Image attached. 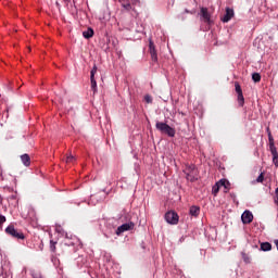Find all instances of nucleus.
<instances>
[{
  "mask_svg": "<svg viewBox=\"0 0 278 278\" xmlns=\"http://www.w3.org/2000/svg\"><path fill=\"white\" fill-rule=\"evenodd\" d=\"M184 173L186 175V179L188 181H191V182H194L197 181V177L199 175V170L197 169V166L194 165H186L185 168H184Z\"/></svg>",
  "mask_w": 278,
  "mask_h": 278,
  "instance_id": "nucleus-1",
  "label": "nucleus"
},
{
  "mask_svg": "<svg viewBox=\"0 0 278 278\" xmlns=\"http://www.w3.org/2000/svg\"><path fill=\"white\" fill-rule=\"evenodd\" d=\"M155 127L161 134H166L169 138H175V128L164 122H156Z\"/></svg>",
  "mask_w": 278,
  "mask_h": 278,
  "instance_id": "nucleus-2",
  "label": "nucleus"
},
{
  "mask_svg": "<svg viewBox=\"0 0 278 278\" xmlns=\"http://www.w3.org/2000/svg\"><path fill=\"white\" fill-rule=\"evenodd\" d=\"M5 235L11 236V238H15L16 240H25V235L22 231L14 228V224H10L5 228Z\"/></svg>",
  "mask_w": 278,
  "mask_h": 278,
  "instance_id": "nucleus-3",
  "label": "nucleus"
},
{
  "mask_svg": "<svg viewBox=\"0 0 278 278\" xmlns=\"http://www.w3.org/2000/svg\"><path fill=\"white\" fill-rule=\"evenodd\" d=\"M148 48V51L151 55L152 64H157V50L155 49V43L153 42V40L149 39Z\"/></svg>",
  "mask_w": 278,
  "mask_h": 278,
  "instance_id": "nucleus-4",
  "label": "nucleus"
},
{
  "mask_svg": "<svg viewBox=\"0 0 278 278\" xmlns=\"http://www.w3.org/2000/svg\"><path fill=\"white\" fill-rule=\"evenodd\" d=\"M200 16L203 23H206L207 25H212V14H210V11L207 8L202 7L200 9Z\"/></svg>",
  "mask_w": 278,
  "mask_h": 278,
  "instance_id": "nucleus-5",
  "label": "nucleus"
},
{
  "mask_svg": "<svg viewBox=\"0 0 278 278\" xmlns=\"http://www.w3.org/2000/svg\"><path fill=\"white\" fill-rule=\"evenodd\" d=\"M165 220L169 225H177L179 223V215L176 212L169 211L165 214Z\"/></svg>",
  "mask_w": 278,
  "mask_h": 278,
  "instance_id": "nucleus-6",
  "label": "nucleus"
},
{
  "mask_svg": "<svg viewBox=\"0 0 278 278\" xmlns=\"http://www.w3.org/2000/svg\"><path fill=\"white\" fill-rule=\"evenodd\" d=\"M235 90L238 94L237 101H238L240 108H243L244 106V94L242 93V87L240 86V83H238V81L235 83Z\"/></svg>",
  "mask_w": 278,
  "mask_h": 278,
  "instance_id": "nucleus-7",
  "label": "nucleus"
},
{
  "mask_svg": "<svg viewBox=\"0 0 278 278\" xmlns=\"http://www.w3.org/2000/svg\"><path fill=\"white\" fill-rule=\"evenodd\" d=\"M135 225L134 223H126L123 224L122 226H118L115 233L116 236H123V233H125V231H131V229H134Z\"/></svg>",
  "mask_w": 278,
  "mask_h": 278,
  "instance_id": "nucleus-8",
  "label": "nucleus"
},
{
  "mask_svg": "<svg viewBox=\"0 0 278 278\" xmlns=\"http://www.w3.org/2000/svg\"><path fill=\"white\" fill-rule=\"evenodd\" d=\"M97 65H93L91 72H90V81H91V90L93 94L97 93V79H94V75H97Z\"/></svg>",
  "mask_w": 278,
  "mask_h": 278,
  "instance_id": "nucleus-9",
  "label": "nucleus"
},
{
  "mask_svg": "<svg viewBox=\"0 0 278 278\" xmlns=\"http://www.w3.org/2000/svg\"><path fill=\"white\" fill-rule=\"evenodd\" d=\"M241 220L243 225H250V223H253V213H251L250 211L243 212V214L241 215Z\"/></svg>",
  "mask_w": 278,
  "mask_h": 278,
  "instance_id": "nucleus-10",
  "label": "nucleus"
},
{
  "mask_svg": "<svg viewBox=\"0 0 278 278\" xmlns=\"http://www.w3.org/2000/svg\"><path fill=\"white\" fill-rule=\"evenodd\" d=\"M233 18V9L226 8V14L222 18L223 23H229V21Z\"/></svg>",
  "mask_w": 278,
  "mask_h": 278,
  "instance_id": "nucleus-11",
  "label": "nucleus"
},
{
  "mask_svg": "<svg viewBox=\"0 0 278 278\" xmlns=\"http://www.w3.org/2000/svg\"><path fill=\"white\" fill-rule=\"evenodd\" d=\"M189 214L190 216H193L194 218H197V216L201 214V207L198 205L190 206Z\"/></svg>",
  "mask_w": 278,
  "mask_h": 278,
  "instance_id": "nucleus-12",
  "label": "nucleus"
},
{
  "mask_svg": "<svg viewBox=\"0 0 278 278\" xmlns=\"http://www.w3.org/2000/svg\"><path fill=\"white\" fill-rule=\"evenodd\" d=\"M268 141H269V151H275L277 148L275 147V139L273 138V134L270 132V128L267 127Z\"/></svg>",
  "mask_w": 278,
  "mask_h": 278,
  "instance_id": "nucleus-13",
  "label": "nucleus"
},
{
  "mask_svg": "<svg viewBox=\"0 0 278 278\" xmlns=\"http://www.w3.org/2000/svg\"><path fill=\"white\" fill-rule=\"evenodd\" d=\"M217 186H219V188H225V192H227V190H229V188L231 187V184L227 179H220L217 182Z\"/></svg>",
  "mask_w": 278,
  "mask_h": 278,
  "instance_id": "nucleus-14",
  "label": "nucleus"
},
{
  "mask_svg": "<svg viewBox=\"0 0 278 278\" xmlns=\"http://www.w3.org/2000/svg\"><path fill=\"white\" fill-rule=\"evenodd\" d=\"M21 161L24 164V166H29V164H31V157H29V154L21 155Z\"/></svg>",
  "mask_w": 278,
  "mask_h": 278,
  "instance_id": "nucleus-15",
  "label": "nucleus"
},
{
  "mask_svg": "<svg viewBox=\"0 0 278 278\" xmlns=\"http://www.w3.org/2000/svg\"><path fill=\"white\" fill-rule=\"evenodd\" d=\"M83 36L88 40L94 36V30L92 28H88L87 30L83 31Z\"/></svg>",
  "mask_w": 278,
  "mask_h": 278,
  "instance_id": "nucleus-16",
  "label": "nucleus"
},
{
  "mask_svg": "<svg viewBox=\"0 0 278 278\" xmlns=\"http://www.w3.org/2000/svg\"><path fill=\"white\" fill-rule=\"evenodd\" d=\"M273 250V244L269 242H263L261 243V251H271Z\"/></svg>",
  "mask_w": 278,
  "mask_h": 278,
  "instance_id": "nucleus-17",
  "label": "nucleus"
},
{
  "mask_svg": "<svg viewBox=\"0 0 278 278\" xmlns=\"http://www.w3.org/2000/svg\"><path fill=\"white\" fill-rule=\"evenodd\" d=\"M270 153L273 155V162H274L275 166L278 167V152H277V150H270Z\"/></svg>",
  "mask_w": 278,
  "mask_h": 278,
  "instance_id": "nucleus-18",
  "label": "nucleus"
},
{
  "mask_svg": "<svg viewBox=\"0 0 278 278\" xmlns=\"http://www.w3.org/2000/svg\"><path fill=\"white\" fill-rule=\"evenodd\" d=\"M252 79H253L254 84H260V81H262V75H260V73H253Z\"/></svg>",
  "mask_w": 278,
  "mask_h": 278,
  "instance_id": "nucleus-19",
  "label": "nucleus"
},
{
  "mask_svg": "<svg viewBox=\"0 0 278 278\" xmlns=\"http://www.w3.org/2000/svg\"><path fill=\"white\" fill-rule=\"evenodd\" d=\"M76 159L73 156V154H70L66 156V164H75Z\"/></svg>",
  "mask_w": 278,
  "mask_h": 278,
  "instance_id": "nucleus-20",
  "label": "nucleus"
},
{
  "mask_svg": "<svg viewBox=\"0 0 278 278\" xmlns=\"http://www.w3.org/2000/svg\"><path fill=\"white\" fill-rule=\"evenodd\" d=\"M143 101H144V103L151 104V103H153V97L151 94H146L143 97Z\"/></svg>",
  "mask_w": 278,
  "mask_h": 278,
  "instance_id": "nucleus-21",
  "label": "nucleus"
},
{
  "mask_svg": "<svg viewBox=\"0 0 278 278\" xmlns=\"http://www.w3.org/2000/svg\"><path fill=\"white\" fill-rule=\"evenodd\" d=\"M58 244V242L50 240V251H52V253H55V245Z\"/></svg>",
  "mask_w": 278,
  "mask_h": 278,
  "instance_id": "nucleus-22",
  "label": "nucleus"
},
{
  "mask_svg": "<svg viewBox=\"0 0 278 278\" xmlns=\"http://www.w3.org/2000/svg\"><path fill=\"white\" fill-rule=\"evenodd\" d=\"M257 184H263L264 182V173H261L260 176L256 178Z\"/></svg>",
  "mask_w": 278,
  "mask_h": 278,
  "instance_id": "nucleus-23",
  "label": "nucleus"
},
{
  "mask_svg": "<svg viewBox=\"0 0 278 278\" xmlns=\"http://www.w3.org/2000/svg\"><path fill=\"white\" fill-rule=\"evenodd\" d=\"M7 218L5 216L0 214V229H3V223H5Z\"/></svg>",
  "mask_w": 278,
  "mask_h": 278,
  "instance_id": "nucleus-24",
  "label": "nucleus"
},
{
  "mask_svg": "<svg viewBox=\"0 0 278 278\" xmlns=\"http://www.w3.org/2000/svg\"><path fill=\"white\" fill-rule=\"evenodd\" d=\"M220 190V186H218V182L213 187L214 194H218V191Z\"/></svg>",
  "mask_w": 278,
  "mask_h": 278,
  "instance_id": "nucleus-25",
  "label": "nucleus"
},
{
  "mask_svg": "<svg viewBox=\"0 0 278 278\" xmlns=\"http://www.w3.org/2000/svg\"><path fill=\"white\" fill-rule=\"evenodd\" d=\"M184 14H194V11H189L188 9L180 15L181 21H184Z\"/></svg>",
  "mask_w": 278,
  "mask_h": 278,
  "instance_id": "nucleus-26",
  "label": "nucleus"
},
{
  "mask_svg": "<svg viewBox=\"0 0 278 278\" xmlns=\"http://www.w3.org/2000/svg\"><path fill=\"white\" fill-rule=\"evenodd\" d=\"M243 260H244L245 264H251V258H249L248 256H244Z\"/></svg>",
  "mask_w": 278,
  "mask_h": 278,
  "instance_id": "nucleus-27",
  "label": "nucleus"
},
{
  "mask_svg": "<svg viewBox=\"0 0 278 278\" xmlns=\"http://www.w3.org/2000/svg\"><path fill=\"white\" fill-rule=\"evenodd\" d=\"M274 242H275L277 251H278V239H276Z\"/></svg>",
  "mask_w": 278,
  "mask_h": 278,
  "instance_id": "nucleus-28",
  "label": "nucleus"
},
{
  "mask_svg": "<svg viewBox=\"0 0 278 278\" xmlns=\"http://www.w3.org/2000/svg\"><path fill=\"white\" fill-rule=\"evenodd\" d=\"M0 203H1V197H0Z\"/></svg>",
  "mask_w": 278,
  "mask_h": 278,
  "instance_id": "nucleus-29",
  "label": "nucleus"
},
{
  "mask_svg": "<svg viewBox=\"0 0 278 278\" xmlns=\"http://www.w3.org/2000/svg\"><path fill=\"white\" fill-rule=\"evenodd\" d=\"M65 1H71V0H65Z\"/></svg>",
  "mask_w": 278,
  "mask_h": 278,
  "instance_id": "nucleus-30",
  "label": "nucleus"
}]
</instances>
